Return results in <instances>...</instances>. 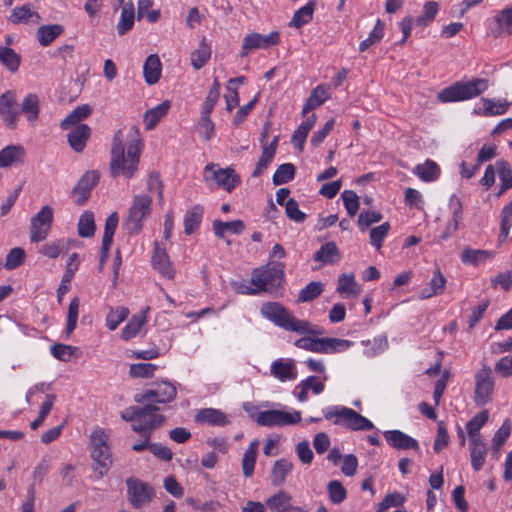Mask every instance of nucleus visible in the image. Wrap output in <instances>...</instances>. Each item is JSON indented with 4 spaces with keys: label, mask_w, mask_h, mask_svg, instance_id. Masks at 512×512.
<instances>
[{
    "label": "nucleus",
    "mask_w": 512,
    "mask_h": 512,
    "mask_svg": "<svg viewBox=\"0 0 512 512\" xmlns=\"http://www.w3.org/2000/svg\"><path fill=\"white\" fill-rule=\"evenodd\" d=\"M142 141L136 126L129 129L127 135L118 130L111 148L110 172L113 177L132 178L138 170Z\"/></svg>",
    "instance_id": "nucleus-1"
},
{
    "label": "nucleus",
    "mask_w": 512,
    "mask_h": 512,
    "mask_svg": "<svg viewBox=\"0 0 512 512\" xmlns=\"http://www.w3.org/2000/svg\"><path fill=\"white\" fill-rule=\"evenodd\" d=\"M261 315L275 325L287 331L299 334H317L314 326L305 320L294 317L283 305L278 302H266L261 306Z\"/></svg>",
    "instance_id": "nucleus-2"
},
{
    "label": "nucleus",
    "mask_w": 512,
    "mask_h": 512,
    "mask_svg": "<svg viewBox=\"0 0 512 512\" xmlns=\"http://www.w3.org/2000/svg\"><path fill=\"white\" fill-rule=\"evenodd\" d=\"M143 407L131 406L121 412V418L132 423V429L142 436L150 437L153 430L161 426L164 417L154 405L143 403Z\"/></svg>",
    "instance_id": "nucleus-3"
},
{
    "label": "nucleus",
    "mask_w": 512,
    "mask_h": 512,
    "mask_svg": "<svg viewBox=\"0 0 512 512\" xmlns=\"http://www.w3.org/2000/svg\"><path fill=\"white\" fill-rule=\"evenodd\" d=\"M322 412L324 417L327 420H333L335 425L353 431H369L374 428V424L369 419L345 406H328Z\"/></svg>",
    "instance_id": "nucleus-4"
},
{
    "label": "nucleus",
    "mask_w": 512,
    "mask_h": 512,
    "mask_svg": "<svg viewBox=\"0 0 512 512\" xmlns=\"http://www.w3.org/2000/svg\"><path fill=\"white\" fill-rule=\"evenodd\" d=\"M487 88L488 81L486 79L476 78L470 81H459L441 90L438 94V99L442 103L469 100L479 96Z\"/></svg>",
    "instance_id": "nucleus-5"
},
{
    "label": "nucleus",
    "mask_w": 512,
    "mask_h": 512,
    "mask_svg": "<svg viewBox=\"0 0 512 512\" xmlns=\"http://www.w3.org/2000/svg\"><path fill=\"white\" fill-rule=\"evenodd\" d=\"M108 441L109 436L102 429H96L91 434V457L96 463L94 471L98 478L106 475L112 465V455Z\"/></svg>",
    "instance_id": "nucleus-6"
},
{
    "label": "nucleus",
    "mask_w": 512,
    "mask_h": 512,
    "mask_svg": "<svg viewBox=\"0 0 512 512\" xmlns=\"http://www.w3.org/2000/svg\"><path fill=\"white\" fill-rule=\"evenodd\" d=\"M152 211V198L145 194L134 196L125 218V227L129 233L137 234L142 230L144 221Z\"/></svg>",
    "instance_id": "nucleus-7"
},
{
    "label": "nucleus",
    "mask_w": 512,
    "mask_h": 512,
    "mask_svg": "<svg viewBox=\"0 0 512 512\" xmlns=\"http://www.w3.org/2000/svg\"><path fill=\"white\" fill-rule=\"evenodd\" d=\"M302 414L293 408L287 410L268 409L257 412L256 423L263 427H286L300 423Z\"/></svg>",
    "instance_id": "nucleus-8"
},
{
    "label": "nucleus",
    "mask_w": 512,
    "mask_h": 512,
    "mask_svg": "<svg viewBox=\"0 0 512 512\" xmlns=\"http://www.w3.org/2000/svg\"><path fill=\"white\" fill-rule=\"evenodd\" d=\"M203 178L207 183L214 181L217 186L221 187L227 192H231L236 186L240 184L241 181L240 176L233 168H221L218 164L215 163H209L205 166L203 171Z\"/></svg>",
    "instance_id": "nucleus-9"
},
{
    "label": "nucleus",
    "mask_w": 512,
    "mask_h": 512,
    "mask_svg": "<svg viewBox=\"0 0 512 512\" xmlns=\"http://www.w3.org/2000/svg\"><path fill=\"white\" fill-rule=\"evenodd\" d=\"M474 402L478 406H484L492 401L495 378L489 366L484 365L474 375Z\"/></svg>",
    "instance_id": "nucleus-10"
},
{
    "label": "nucleus",
    "mask_w": 512,
    "mask_h": 512,
    "mask_svg": "<svg viewBox=\"0 0 512 512\" xmlns=\"http://www.w3.org/2000/svg\"><path fill=\"white\" fill-rule=\"evenodd\" d=\"M283 272L275 265L256 268L251 274V284L256 287L258 294L269 291L280 285Z\"/></svg>",
    "instance_id": "nucleus-11"
},
{
    "label": "nucleus",
    "mask_w": 512,
    "mask_h": 512,
    "mask_svg": "<svg viewBox=\"0 0 512 512\" xmlns=\"http://www.w3.org/2000/svg\"><path fill=\"white\" fill-rule=\"evenodd\" d=\"M177 389L174 383L163 380L156 382L143 394L136 395L135 401L139 403H169L176 397Z\"/></svg>",
    "instance_id": "nucleus-12"
},
{
    "label": "nucleus",
    "mask_w": 512,
    "mask_h": 512,
    "mask_svg": "<svg viewBox=\"0 0 512 512\" xmlns=\"http://www.w3.org/2000/svg\"><path fill=\"white\" fill-rule=\"evenodd\" d=\"M126 486L128 501L135 509L148 505L155 496L153 487L137 478H128Z\"/></svg>",
    "instance_id": "nucleus-13"
},
{
    "label": "nucleus",
    "mask_w": 512,
    "mask_h": 512,
    "mask_svg": "<svg viewBox=\"0 0 512 512\" xmlns=\"http://www.w3.org/2000/svg\"><path fill=\"white\" fill-rule=\"evenodd\" d=\"M53 221V210L49 206H44L31 218L30 239L38 243L44 241L51 229Z\"/></svg>",
    "instance_id": "nucleus-14"
},
{
    "label": "nucleus",
    "mask_w": 512,
    "mask_h": 512,
    "mask_svg": "<svg viewBox=\"0 0 512 512\" xmlns=\"http://www.w3.org/2000/svg\"><path fill=\"white\" fill-rule=\"evenodd\" d=\"M280 36L277 31H273L268 35L260 33H250L245 36L240 50V57L247 56L251 51L256 49H268L279 43Z\"/></svg>",
    "instance_id": "nucleus-15"
},
{
    "label": "nucleus",
    "mask_w": 512,
    "mask_h": 512,
    "mask_svg": "<svg viewBox=\"0 0 512 512\" xmlns=\"http://www.w3.org/2000/svg\"><path fill=\"white\" fill-rule=\"evenodd\" d=\"M17 94L13 90L5 91L0 95V118L6 126L15 128L19 112L16 107Z\"/></svg>",
    "instance_id": "nucleus-16"
},
{
    "label": "nucleus",
    "mask_w": 512,
    "mask_h": 512,
    "mask_svg": "<svg viewBox=\"0 0 512 512\" xmlns=\"http://www.w3.org/2000/svg\"><path fill=\"white\" fill-rule=\"evenodd\" d=\"M270 375L278 381L292 382L298 377L296 362L292 358H278L270 365Z\"/></svg>",
    "instance_id": "nucleus-17"
},
{
    "label": "nucleus",
    "mask_w": 512,
    "mask_h": 512,
    "mask_svg": "<svg viewBox=\"0 0 512 512\" xmlns=\"http://www.w3.org/2000/svg\"><path fill=\"white\" fill-rule=\"evenodd\" d=\"M150 308L146 307L140 312L134 314L125 327L121 331V338L125 341H128L136 336H139L143 333H146V324H147V314Z\"/></svg>",
    "instance_id": "nucleus-18"
},
{
    "label": "nucleus",
    "mask_w": 512,
    "mask_h": 512,
    "mask_svg": "<svg viewBox=\"0 0 512 512\" xmlns=\"http://www.w3.org/2000/svg\"><path fill=\"white\" fill-rule=\"evenodd\" d=\"M383 435L387 443L395 449L420 450L418 441L400 430H387Z\"/></svg>",
    "instance_id": "nucleus-19"
},
{
    "label": "nucleus",
    "mask_w": 512,
    "mask_h": 512,
    "mask_svg": "<svg viewBox=\"0 0 512 512\" xmlns=\"http://www.w3.org/2000/svg\"><path fill=\"white\" fill-rule=\"evenodd\" d=\"M100 178L97 171L86 172L78 181L74 188V194L77 196V204L83 205L90 196V192L96 186Z\"/></svg>",
    "instance_id": "nucleus-20"
},
{
    "label": "nucleus",
    "mask_w": 512,
    "mask_h": 512,
    "mask_svg": "<svg viewBox=\"0 0 512 512\" xmlns=\"http://www.w3.org/2000/svg\"><path fill=\"white\" fill-rule=\"evenodd\" d=\"M449 208L451 210V218L447 222L446 227L441 235L442 240L450 238L459 228L462 221L463 210L462 203L459 197L452 195L449 199Z\"/></svg>",
    "instance_id": "nucleus-21"
},
{
    "label": "nucleus",
    "mask_w": 512,
    "mask_h": 512,
    "mask_svg": "<svg viewBox=\"0 0 512 512\" xmlns=\"http://www.w3.org/2000/svg\"><path fill=\"white\" fill-rule=\"evenodd\" d=\"M76 244V240L70 238H60L49 241L39 248V253L51 259H55L62 254H66Z\"/></svg>",
    "instance_id": "nucleus-22"
},
{
    "label": "nucleus",
    "mask_w": 512,
    "mask_h": 512,
    "mask_svg": "<svg viewBox=\"0 0 512 512\" xmlns=\"http://www.w3.org/2000/svg\"><path fill=\"white\" fill-rule=\"evenodd\" d=\"M510 102L507 100H492L481 98L480 102L475 106L473 113L476 115L495 116L506 113Z\"/></svg>",
    "instance_id": "nucleus-23"
},
{
    "label": "nucleus",
    "mask_w": 512,
    "mask_h": 512,
    "mask_svg": "<svg viewBox=\"0 0 512 512\" xmlns=\"http://www.w3.org/2000/svg\"><path fill=\"white\" fill-rule=\"evenodd\" d=\"M70 129L71 131L67 134L68 143L75 152L80 153L86 147V143L91 135V129L86 124H79Z\"/></svg>",
    "instance_id": "nucleus-24"
},
{
    "label": "nucleus",
    "mask_w": 512,
    "mask_h": 512,
    "mask_svg": "<svg viewBox=\"0 0 512 512\" xmlns=\"http://www.w3.org/2000/svg\"><path fill=\"white\" fill-rule=\"evenodd\" d=\"M25 149L22 145H8L0 151V168L17 166L24 162Z\"/></svg>",
    "instance_id": "nucleus-25"
},
{
    "label": "nucleus",
    "mask_w": 512,
    "mask_h": 512,
    "mask_svg": "<svg viewBox=\"0 0 512 512\" xmlns=\"http://www.w3.org/2000/svg\"><path fill=\"white\" fill-rule=\"evenodd\" d=\"M197 422L211 426L223 427L230 423L227 415L220 409L204 408L195 416Z\"/></svg>",
    "instance_id": "nucleus-26"
},
{
    "label": "nucleus",
    "mask_w": 512,
    "mask_h": 512,
    "mask_svg": "<svg viewBox=\"0 0 512 512\" xmlns=\"http://www.w3.org/2000/svg\"><path fill=\"white\" fill-rule=\"evenodd\" d=\"M18 112L22 113L31 125H34L37 122L40 113L39 97L34 93L27 94L23 98Z\"/></svg>",
    "instance_id": "nucleus-27"
},
{
    "label": "nucleus",
    "mask_w": 512,
    "mask_h": 512,
    "mask_svg": "<svg viewBox=\"0 0 512 512\" xmlns=\"http://www.w3.org/2000/svg\"><path fill=\"white\" fill-rule=\"evenodd\" d=\"M162 73V64L157 54H150L143 65V76L148 85L156 84Z\"/></svg>",
    "instance_id": "nucleus-28"
},
{
    "label": "nucleus",
    "mask_w": 512,
    "mask_h": 512,
    "mask_svg": "<svg viewBox=\"0 0 512 512\" xmlns=\"http://www.w3.org/2000/svg\"><path fill=\"white\" fill-rule=\"evenodd\" d=\"M154 268L163 276L172 279L175 276V269L169 259L168 254L164 249L159 248L157 245L152 257Z\"/></svg>",
    "instance_id": "nucleus-29"
},
{
    "label": "nucleus",
    "mask_w": 512,
    "mask_h": 512,
    "mask_svg": "<svg viewBox=\"0 0 512 512\" xmlns=\"http://www.w3.org/2000/svg\"><path fill=\"white\" fill-rule=\"evenodd\" d=\"M491 32L496 37L512 34V8L503 9L495 14Z\"/></svg>",
    "instance_id": "nucleus-30"
},
{
    "label": "nucleus",
    "mask_w": 512,
    "mask_h": 512,
    "mask_svg": "<svg viewBox=\"0 0 512 512\" xmlns=\"http://www.w3.org/2000/svg\"><path fill=\"white\" fill-rule=\"evenodd\" d=\"M495 257V252L490 250L465 248L461 255V261L466 265L478 266Z\"/></svg>",
    "instance_id": "nucleus-31"
},
{
    "label": "nucleus",
    "mask_w": 512,
    "mask_h": 512,
    "mask_svg": "<svg viewBox=\"0 0 512 512\" xmlns=\"http://www.w3.org/2000/svg\"><path fill=\"white\" fill-rule=\"evenodd\" d=\"M265 505L271 512H290L292 509V496L284 490L267 498Z\"/></svg>",
    "instance_id": "nucleus-32"
},
{
    "label": "nucleus",
    "mask_w": 512,
    "mask_h": 512,
    "mask_svg": "<svg viewBox=\"0 0 512 512\" xmlns=\"http://www.w3.org/2000/svg\"><path fill=\"white\" fill-rule=\"evenodd\" d=\"M446 286V278L441 273L439 268L433 272V276L428 283V286L421 289L419 292L420 299H428L443 293Z\"/></svg>",
    "instance_id": "nucleus-33"
},
{
    "label": "nucleus",
    "mask_w": 512,
    "mask_h": 512,
    "mask_svg": "<svg viewBox=\"0 0 512 512\" xmlns=\"http://www.w3.org/2000/svg\"><path fill=\"white\" fill-rule=\"evenodd\" d=\"M259 445H260V441L258 439H254L249 444L246 451L244 452V455H243V458L241 461V466H242L243 475L246 478H250L253 476L255 464H256V460H257Z\"/></svg>",
    "instance_id": "nucleus-34"
},
{
    "label": "nucleus",
    "mask_w": 512,
    "mask_h": 512,
    "mask_svg": "<svg viewBox=\"0 0 512 512\" xmlns=\"http://www.w3.org/2000/svg\"><path fill=\"white\" fill-rule=\"evenodd\" d=\"M360 290V286L358 285L354 274L349 273L339 276L336 291L342 297H355L360 293Z\"/></svg>",
    "instance_id": "nucleus-35"
},
{
    "label": "nucleus",
    "mask_w": 512,
    "mask_h": 512,
    "mask_svg": "<svg viewBox=\"0 0 512 512\" xmlns=\"http://www.w3.org/2000/svg\"><path fill=\"white\" fill-rule=\"evenodd\" d=\"M354 342L335 337L322 338L321 353L322 354H336L349 350Z\"/></svg>",
    "instance_id": "nucleus-36"
},
{
    "label": "nucleus",
    "mask_w": 512,
    "mask_h": 512,
    "mask_svg": "<svg viewBox=\"0 0 512 512\" xmlns=\"http://www.w3.org/2000/svg\"><path fill=\"white\" fill-rule=\"evenodd\" d=\"M92 112V108L88 104H84L81 106H77L66 118H64L60 123V128L62 130H68L72 127H75L80 122L86 119Z\"/></svg>",
    "instance_id": "nucleus-37"
},
{
    "label": "nucleus",
    "mask_w": 512,
    "mask_h": 512,
    "mask_svg": "<svg viewBox=\"0 0 512 512\" xmlns=\"http://www.w3.org/2000/svg\"><path fill=\"white\" fill-rule=\"evenodd\" d=\"M413 173L424 182H433L440 176V167L428 159L423 164L416 165Z\"/></svg>",
    "instance_id": "nucleus-38"
},
{
    "label": "nucleus",
    "mask_w": 512,
    "mask_h": 512,
    "mask_svg": "<svg viewBox=\"0 0 512 512\" xmlns=\"http://www.w3.org/2000/svg\"><path fill=\"white\" fill-rule=\"evenodd\" d=\"M169 101H163L159 105L147 110L144 114V125L147 130L153 129L159 121L168 113Z\"/></svg>",
    "instance_id": "nucleus-39"
},
{
    "label": "nucleus",
    "mask_w": 512,
    "mask_h": 512,
    "mask_svg": "<svg viewBox=\"0 0 512 512\" xmlns=\"http://www.w3.org/2000/svg\"><path fill=\"white\" fill-rule=\"evenodd\" d=\"M211 57V46L203 37L198 47L191 53V65L195 70L203 68Z\"/></svg>",
    "instance_id": "nucleus-40"
},
{
    "label": "nucleus",
    "mask_w": 512,
    "mask_h": 512,
    "mask_svg": "<svg viewBox=\"0 0 512 512\" xmlns=\"http://www.w3.org/2000/svg\"><path fill=\"white\" fill-rule=\"evenodd\" d=\"M10 20L13 23L37 24L40 16L29 5H23L13 9Z\"/></svg>",
    "instance_id": "nucleus-41"
},
{
    "label": "nucleus",
    "mask_w": 512,
    "mask_h": 512,
    "mask_svg": "<svg viewBox=\"0 0 512 512\" xmlns=\"http://www.w3.org/2000/svg\"><path fill=\"white\" fill-rule=\"evenodd\" d=\"M204 209L201 205H194L187 210L184 216V232L187 235L194 233L201 224Z\"/></svg>",
    "instance_id": "nucleus-42"
},
{
    "label": "nucleus",
    "mask_w": 512,
    "mask_h": 512,
    "mask_svg": "<svg viewBox=\"0 0 512 512\" xmlns=\"http://www.w3.org/2000/svg\"><path fill=\"white\" fill-rule=\"evenodd\" d=\"M487 452L488 450L483 440L470 441L471 465L475 471L481 470L484 466Z\"/></svg>",
    "instance_id": "nucleus-43"
},
{
    "label": "nucleus",
    "mask_w": 512,
    "mask_h": 512,
    "mask_svg": "<svg viewBox=\"0 0 512 512\" xmlns=\"http://www.w3.org/2000/svg\"><path fill=\"white\" fill-rule=\"evenodd\" d=\"M488 419L489 412L487 410H483L468 421L466 424V430L470 441L483 440L479 431L487 423Z\"/></svg>",
    "instance_id": "nucleus-44"
},
{
    "label": "nucleus",
    "mask_w": 512,
    "mask_h": 512,
    "mask_svg": "<svg viewBox=\"0 0 512 512\" xmlns=\"http://www.w3.org/2000/svg\"><path fill=\"white\" fill-rule=\"evenodd\" d=\"M330 98V94L328 90L322 86L319 85L315 89L312 90L309 98L307 99L306 103L304 104L302 114L306 115L310 111L316 109L320 105H322L326 100Z\"/></svg>",
    "instance_id": "nucleus-45"
},
{
    "label": "nucleus",
    "mask_w": 512,
    "mask_h": 512,
    "mask_svg": "<svg viewBox=\"0 0 512 512\" xmlns=\"http://www.w3.org/2000/svg\"><path fill=\"white\" fill-rule=\"evenodd\" d=\"M294 465L287 459L277 460L272 468L271 477L272 482L276 486L284 484L287 476L292 472Z\"/></svg>",
    "instance_id": "nucleus-46"
},
{
    "label": "nucleus",
    "mask_w": 512,
    "mask_h": 512,
    "mask_svg": "<svg viewBox=\"0 0 512 512\" xmlns=\"http://www.w3.org/2000/svg\"><path fill=\"white\" fill-rule=\"evenodd\" d=\"M315 123L316 115L312 114L311 116L307 117L294 131L292 135V142L298 149L302 150L304 148V143L306 141L308 133L313 128Z\"/></svg>",
    "instance_id": "nucleus-47"
},
{
    "label": "nucleus",
    "mask_w": 512,
    "mask_h": 512,
    "mask_svg": "<svg viewBox=\"0 0 512 512\" xmlns=\"http://www.w3.org/2000/svg\"><path fill=\"white\" fill-rule=\"evenodd\" d=\"M135 20V10L132 3H127L122 6L120 19L117 24V32L119 35L126 34L132 29Z\"/></svg>",
    "instance_id": "nucleus-48"
},
{
    "label": "nucleus",
    "mask_w": 512,
    "mask_h": 512,
    "mask_svg": "<svg viewBox=\"0 0 512 512\" xmlns=\"http://www.w3.org/2000/svg\"><path fill=\"white\" fill-rule=\"evenodd\" d=\"M245 228L243 221L241 220H233L228 222H223L220 220H215L213 222V230L216 236L223 238L226 233L231 234H240Z\"/></svg>",
    "instance_id": "nucleus-49"
},
{
    "label": "nucleus",
    "mask_w": 512,
    "mask_h": 512,
    "mask_svg": "<svg viewBox=\"0 0 512 512\" xmlns=\"http://www.w3.org/2000/svg\"><path fill=\"white\" fill-rule=\"evenodd\" d=\"M62 32L63 27L59 24L44 25L37 30V40L42 46L46 47L61 35Z\"/></svg>",
    "instance_id": "nucleus-50"
},
{
    "label": "nucleus",
    "mask_w": 512,
    "mask_h": 512,
    "mask_svg": "<svg viewBox=\"0 0 512 512\" xmlns=\"http://www.w3.org/2000/svg\"><path fill=\"white\" fill-rule=\"evenodd\" d=\"M315 2L309 1L307 4L302 6L300 9L295 11L293 18L290 22V26L300 28L309 23L314 14Z\"/></svg>",
    "instance_id": "nucleus-51"
},
{
    "label": "nucleus",
    "mask_w": 512,
    "mask_h": 512,
    "mask_svg": "<svg viewBox=\"0 0 512 512\" xmlns=\"http://www.w3.org/2000/svg\"><path fill=\"white\" fill-rule=\"evenodd\" d=\"M495 167L498 171L500 179V190L498 195L503 194L505 191L512 188V169L509 163L503 159L498 160L495 163Z\"/></svg>",
    "instance_id": "nucleus-52"
},
{
    "label": "nucleus",
    "mask_w": 512,
    "mask_h": 512,
    "mask_svg": "<svg viewBox=\"0 0 512 512\" xmlns=\"http://www.w3.org/2000/svg\"><path fill=\"white\" fill-rule=\"evenodd\" d=\"M220 87V82L215 78L202 104L201 116H210L220 97Z\"/></svg>",
    "instance_id": "nucleus-53"
},
{
    "label": "nucleus",
    "mask_w": 512,
    "mask_h": 512,
    "mask_svg": "<svg viewBox=\"0 0 512 512\" xmlns=\"http://www.w3.org/2000/svg\"><path fill=\"white\" fill-rule=\"evenodd\" d=\"M314 259L325 264L338 260V248L334 242H327L316 252Z\"/></svg>",
    "instance_id": "nucleus-54"
},
{
    "label": "nucleus",
    "mask_w": 512,
    "mask_h": 512,
    "mask_svg": "<svg viewBox=\"0 0 512 512\" xmlns=\"http://www.w3.org/2000/svg\"><path fill=\"white\" fill-rule=\"evenodd\" d=\"M364 354L367 357H374L384 352L388 347L387 337L384 335L377 336L372 340L364 341Z\"/></svg>",
    "instance_id": "nucleus-55"
},
{
    "label": "nucleus",
    "mask_w": 512,
    "mask_h": 512,
    "mask_svg": "<svg viewBox=\"0 0 512 512\" xmlns=\"http://www.w3.org/2000/svg\"><path fill=\"white\" fill-rule=\"evenodd\" d=\"M129 315V309L123 306L112 308L106 316V326L110 331L118 328Z\"/></svg>",
    "instance_id": "nucleus-56"
},
{
    "label": "nucleus",
    "mask_w": 512,
    "mask_h": 512,
    "mask_svg": "<svg viewBox=\"0 0 512 512\" xmlns=\"http://www.w3.org/2000/svg\"><path fill=\"white\" fill-rule=\"evenodd\" d=\"M79 307H80L79 298L78 297L72 298L69 303L68 312H67V322H66V328H65L67 337H69L77 327V321H78V316H79Z\"/></svg>",
    "instance_id": "nucleus-57"
},
{
    "label": "nucleus",
    "mask_w": 512,
    "mask_h": 512,
    "mask_svg": "<svg viewBox=\"0 0 512 512\" xmlns=\"http://www.w3.org/2000/svg\"><path fill=\"white\" fill-rule=\"evenodd\" d=\"M0 62L10 71L15 72L20 65V56L11 48L0 46Z\"/></svg>",
    "instance_id": "nucleus-58"
},
{
    "label": "nucleus",
    "mask_w": 512,
    "mask_h": 512,
    "mask_svg": "<svg viewBox=\"0 0 512 512\" xmlns=\"http://www.w3.org/2000/svg\"><path fill=\"white\" fill-rule=\"evenodd\" d=\"M384 29H385L384 23L380 19H378L376 21V24H375L373 30L370 32L369 36L360 43V45H359L360 51H362V52L366 51L371 46L380 42L384 36Z\"/></svg>",
    "instance_id": "nucleus-59"
},
{
    "label": "nucleus",
    "mask_w": 512,
    "mask_h": 512,
    "mask_svg": "<svg viewBox=\"0 0 512 512\" xmlns=\"http://www.w3.org/2000/svg\"><path fill=\"white\" fill-rule=\"evenodd\" d=\"M95 221L94 215L90 211H85L78 222V233L81 237L89 238L94 235Z\"/></svg>",
    "instance_id": "nucleus-60"
},
{
    "label": "nucleus",
    "mask_w": 512,
    "mask_h": 512,
    "mask_svg": "<svg viewBox=\"0 0 512 512\" xmlns=\"http://www.w3.org/2000/svg\"><path fill=\"white\" fill-rule=\"evenodd\" d=\"M327 492L333 504H340L347 498V490L338 480H332L327 484Z\"/></svg>",
    "instance_id": "nucleus-61"
},
{
    "label": "nucleus",
    "mask_w": 512,
    "mask_h": 512,
    "mask_svg": "<svg viewBox=\"0 0 512 512\" xmlns=\"http://www.w3.org/2000/svg\"><path fill=\"white\" fill-rule=\"evenodd\" d=\"M295 168L291 163L280 165L273 175V184L282 185L291 181L294 177Z\"/></svg>",
    "instance_id": "nucleus-62"
},
{
    "label": "nucleus",
    "mask_w": 512,
    "mask_h": 512,
    "mask_svg": "<svg viewBox=\"0 0 512 512\" xmlns=\"http://www.w3.org/2000/svg\"><path fill=\"white\" fill-rule=\"evenodd\" d=\"M323 291L321 282L312 281L308 283L298 295V302H309L317 298Z\"/></svg>",
    "instance_id": "nucleus-63"
},
{
    "label": "nucleus",
    "mask_w": 512,
    "mask_h": 512,
    "mask_svg": "<svg viewBox=\"0 0 512 512\" xmlns=\"http://www.w3.org/2000/svg\"><path fill=\"white\" fill-rule=\"evenodd\" d=\"M512 200L502 208L499 241L503 242L511 229Z\"/></svg>",
    "instance_id": "nucleus-64"
}]
</instances>
